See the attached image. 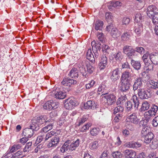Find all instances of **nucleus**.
Returning a JSON list of instances; mask_svg holds the SVG:
<instances>
[{"label": "nucleus", "instance_id": "nucleus-25", "mask_svg": "<svg viewBox=\"0 0 158 158\" xmlns=\"http://www.w3.org/2000/svg\"><path fill=\"white\" fill-rule=\"evenodd\" d=\"M119 69H116L113 71L112 75L111 76V79H119L120 78Z\"/></svg>", "mask_w": 158, "mask_h": 158}, {"label": "nucleus", "instance_id": "nucleus-45", "mask_svg": "<svg viewBox=\"0 0 158 158\" xmlns=\"http://www.w3.org/2000/svg\"><path fill=\"white\" fill-rule=\"evenodd\" d=\"M113 17L111 13H106V19L108 23L113 22Z\"/></svg>", "mask_w": 158, "mask_h": 158}, {"label": "nucleus", "instance_id": "nucleus-26", "mask_svg": "<svg viewBox=\"0 0 158 158\" xmlns=\"http://www.w3.org/2000/svg\"><path fill=\"white\" fill-rule=\"evenodd\" d=\"M121 34V32L118 31V29L116 28L114 30H111L110 35L114 38H117Z\"/></svg>", "mask_w": 158, "mask_h": 158}, {"label": "nucleus", "instance_id": "nucleus-16", "mask_svg": "<svg viewBox=\"0 0 158 158\" xmlns=\"http://www.w3.org/2000/svg\"><path fill=\"white\" fill-rule=\"evenodd\" d=\"M156 6L154 5H151L148 6L147 11V15L150 18H151V16H152V15L156 12Z\"/></svg>", "mask_w": 158, "mask_h": 158}, {"label": "nucleus", "instance_id": "nucleus-1", "mask_svg": "<svg viewBox=\"0 0 158 158\" xmlns=\"http://www.w3.org/2000/svg\"><path fill=\"white\" fill-rule=\"evenodd\" d=\"M123 53L126 54L127 57L129 59H133L135 56L138 55V53L143 54L145 52V49L142 47H137L133 48L130 46H125L123 49Z\"/></svg>", "mask_w": 158, "mask_h": 158}, {"label": "nucleus", "instance_id": "nucleus-53", "mask_svg": "<svg viewBox=\"0 0 158 158\" xmlns=\"http://www.w3.org/2000/svg\"><path fill=\"white\" fill-rule=\"evenodd\" d=\"M142 17L140 13L136 14L135 16V20L137 22H140L142 20Z\"/></svg>", "mask_w": 158, "mask_h": 158}, {"label": "nucleus", "instance_id": "nucleus-41", "mask_svg": "<svg viewBox=\"0 0 158 158\" xmlns=\"http://www.w3.org/2000/svg\"><path fill=\"white\" fill-rule=\"evenodd\" d=\"M124 110L123 107L120 105H118L114 110V114H116L118 112L122 113Z\"/></svg>", "mask_w": 158, "mask_h": 158}, {"label": "nucleus", "instance_id": "nucleus-4", "mask_svg": "<svg viewBox=\"0 0 158 158\" xmlns=\"http://www.w3.org/2000/svg\"><path fill=\"white\" fill-rule=\"evenodd\" d=\"M152 92L150 89L144 90L139 89L138 90V94L140 98L142 99H147L152 95Z\"/></svg>", "mask_w": 158, "mask_h": 158}, {"label": "nucleus", "instance_id": "nucleus-55", "mask_svg": "<svg viewBox=\"0 0 158 158\" xmlns=\"http://www.w3.org/2000/svg\"><path fill=\"white\" fill-rule=\"evenodd\" d=\"M130 21V19L127 17H124L122 20V25H127L129 23Z\"/></svg>", "mask_w": 158, "mask_h": 158}, {"label": "nucleus", "instance_id": "nucleus-48", "mask_svg": "<svg viewBox=\"0 0 158 158\" xmlns=\"http://www.w3.org/2000/svg\"><path fill=\"white\" fill-rule=\"evenodd\" d=\"M23 152L22 151H19L13 154H11V156L10 158V156H9V158H19L20 155H22Z\"/></svg>", "mask_w": 158, "mask_h": 158}, {"label": "nucleus", "instance_id": "nucleus-5", "mask_svg": "<svg viewBox=\"0 0 158 158\" xmlns=\"http://www.w3.org/2000/svg\"><path fill=\"white\" fill-rule=\"evenodd\" d=\"M106 100V103L108 105H111L115 103L116 100V96L113 94H103L102 95Z\"/></svg>", "mask_w": 158, "mask_h": 158}, {"label": "nucleus", "instance_id": "nucleus-9", "mask_svg": "<svg viewBox=\"0 0 158 158\" xmlns=\"http://www.w3.org/2000/svg\"><path fill=\"white\" fill-rule=\"evenodd\" d=\"M158 110V106L154 104H152L150 109L145 113L144 115L147 117L154 116L156 114Z\"/></svg>", "mask_w": 158, "mask_h": 158}, {"label": "nucleus", "instance_id": "nucleus-39", "mask_svg": "<svg viewBox=\"0 0 158 158\" xmlns=\"http://www.w3.org/2000/svg\"><path fill=\"white\" fill-rule=\"evenodd\" d=\"M127 98L125 96H122L119 98L117 100L116 103L117 105H120L123 104L125 102Z\"/></svg>", "mask_w": 158, "mask_h": 158}, {"label": "nucleus", "instance_id": "nucleus-31", "mask_svg": "<svg viewBox=\"0 0 158 158\" xmlns=\"http://www.w3.org/2000/svg\"><path fill=\"white\" fill-rule=\"evenodd\" d=\"M141 80H136L133 86V89L134 91L136 90L138 87L139 88L142 86V83Z\"/></svg>", "mask_w": 158, "mask_h": 158}, {"label": "nucleus", "instance_id": "nucleus-54", "mask_svg": "<svg viewBox=\"0 0 158 158\" xmlns=\"http://www.w3.org/2000/svg\"><path fill=\"white\" fill-rule=\"evenodd\" d=\"M86 67L87 72L90 73H92L94 70V67L89 63L88 64L86 65Z\"/></svg>", "mask_w": 158, "mask_h": 158}, {"label": "nucleus", "instance_id": "nucleus-33", "mask_svg": "<svg viewBox=\"0 0 158 158\" xmlns=\"http://www.w3.org/2000/svg\"><path fill=\"white\" fill-rule=\"evenodd\" d=\"M80 140L79 139H77L75 141H73L71 143L70 142L71 147L72 150H74L76 148L79 146Z\"/></svg>", "mask_w": 158, "mask_h": 158}, {"label": "nucleus", "instance_id": "nucleus-36", "mask_svg": "<svg viewBox=\"0 0 158 158\" xmlns=\"http://www.w3.org/2000/svg\"><path fill=\"white\" fill-rule=\"evenodd\" d=\"M131 74L128 71L126 70L123 72L122 74L120 79H128L131 78Z\"/></svg>", "mask_w": 158, "mask_h": 158}, {"label": "nucleus", "instance_id": "nucleus-52", "mask_svg": "<svg viewBox=\"0 0 158 158\" xmlns=\"http://www.w3.org/2000/svg\"><path fill=\"white\" fill-rule=\"evenodd\" d=\"M9 149L10 150L7 151L6 153V155H5L6 157V156L7 155V153L8 155H8L9 154H10V153H11L17 151V150L15 148V145H13L11 148H10Z\"/></svg>", "mask_w": 158, "mask_h": 158}, {"label": "nucleus", "instance_id": "nucleus-29", "mask_svg": "<svg viewBox=\"0 0 158 158\" xmlns=\"http://www.w3.org/2000/svg\"><path fill=\"white\" fill-rule=\"evenodd\" d=\"M150 107L149 104L147 102H143L141 106V108L139 109L140 112H143L148 110Z\"/></svg>", "mask_w": 158, "mask_h": 158}, {"label": "nucleus", "instance_id": "nucleus-37", "mask_svg": "<svg viewBox=\"0 0 158 158\" xmlns=\"http://www.w3.org/2000/svg\"><path fill=\"white\" fill-rule=\"evenodd\" d=\"M32 142H29L27 143L25 147L23 148L24 152H28L31 149L32 146Z\"/></svg>", "mask_w": 158, "mask_h": 158}, {"label": "nucleus", "instance_id": "nucleus-35", "mask_svg": "<svg viewBox=\"0 0 158 158\" xmlns=\"http://www.w3.org/2000/svg\"><path fill=\"white\" fill-rule=\"evenodd\" d=\"M51 106V110L52 109L55 110L59 106L60 103L58 102H56L54 100H50Z\"/></svg>", "mask_w": 158, "mask_h": 158}, {"label": "nucleus", "instance_id": "nucleus-56", "mask_svg": "<svg viewBox=\"0 0 158 158\" xmlns=\"http://www.w3.org/2000/svg\"><path fill=\"white\" fill-rule=\"evenodd\" d=\"M102 51L104 52L109 53V50H110V47L106 44L102 45Z\"/></svg>", "mask_w": 158, "mask_h": 158}, {"label": "nucleus", "instance_id": "nucleus-34", "mask_svg": "<svg viewBox=\"0 0 158 158\" xmlns=\"http://www.w3.org/2000/svg\"><path fill=\"white\" fill-rule=\"evenodd\" d=\"M94 43V44L95 45V47H94V48L96 49L94 50V51H96L97 52L98 49L99 51H100V50L102 48V46H101V43L100 42H96L94 40L92 41L91 43V44L92 45Z\"/></svg>", "mask_w": 158, "mask_h": 158}, {"label": "nucleus", "instance_id": "nucleus-46", "mask_svg": "<svg viewBox=\"0 0 158 158\" xmlns=\"http://www.w3.org/2000/svg\"><path fill=\"white\" fill-rule=\"evenodd\" d=\"M116 28V27H115L113 23V22H110V23H108V25L106 26V31H111V30H114V28Z\"/></svg>", "mask_w": 158, "mask_h": 158}, {"label": "nucleus", "instance_id": "nucleus-19", "mask_svg": "<svg viewBox=\"0 0 158 158\" xmlns=\"http://www.w3.org/2000/svg\"><path fill=\"white\" fill-rule=\"evenodd\" d=\"M95 104L94 102L93 101H88L84 104V108L86 109H94Z\"/></svg>", "mask_w": 158, "mask_h": 158}, {"label": "nucleus", "instance_id": "nucleus-58", "mask_svg": "<svg viewBox=\"0 0 158 158\" xmlns=\"http://www.w3.org/2000/svg\"><path fill=\"white\" fill-rule=\"evenodd\" d=\"M44 138V135L38 136L35 141V144L36 145L38 144L42 141Z\"/></svg>", "mask_w": 158, "mask_h": 158}, {"label": "nucleus", "instance_id": "nucleus-30", "mask_svg": "<svg viewBox=\"0 0 158 158\" xmlns=\"http://www.w3.org/2000/svg\"><path fill=\"white\" fill-rule=\"evenodd\" d=\"M113 56L117 61H121L123 58L122 54L119 51H118L116 54H114Z\"/></svg>", "mask_w": 158, "mask_h": 158}, {"label": "nucleus", "instance_id": "nucleus-7", "mask_svg": "<svg viewBox=\"0 0 158 158\" xmlns=\"http://www.w3.org/2000/svg\"><path fill=\"white\" fill-rule=\"evenodd\" d=\"M32 123L35 122V123L38 124L40 127V125H42L44 123H45V124H47L50 121H49V120H47L46 115H41L39 117H37L35 120H32Z\"/></svg>", "mask_w": 158, "mask_h": 158}, {"label": "nucleus", "instance_id": "nucleus-22", "mask_svg": "<svg viewBox=\"0 0 158 158\" xmlns=\"http://www.w3.org/2000/svg\"><path fill=\"white\" fill-rule=\"evenodd\" d=\"M86 58L88 59L92 63H94L95 62V58L92 53L91 49H89L87 52Z\"/></svg>", "mask_w": 158, "mask_h": 158}, {"label": "nucleus", "instance_id": "nucleus-2", "mask_svg": "<svg viewBox=\"0 0 158 158\" xmlns=\"http://www.w3.org/2000/svg\"><path fill=\"white\" fill-rule=\"evenodd\" d=\"M34 122L31 124L29 128L24 129L22 133V135L27 138H30L33 136L35 131H37L39 129L38 125Z\"/></svg>", "mask_w": 158, "mask_h": 158}, {"label": "nucleus", "instance_id": "nucleus-62", "mask_svg": "<svg viewBox=\"0 0 158 158\" xmlns=\"http://www.w3.org/2000/svg\"><path fill=\"white\" fill-rule=\"evenodd\" d=\"M99 144L98 142L97 141H94L92 143L91 146V149L94 150L98 148Z\"/></svg>", "mask_w": 158, "mask_h": 158}, {"label": "nucleus", "instance_id": "nucleus-18", "mask_svg": "<svg viewBox=\"0 0 158 158\" xmlns=\"http://www.w3.org/2000/svg\"><path fill=\"white\" fill-rule=\"evenodd\" d=\"M77 81L76 80H63L61 82L62 85L69 87L72 85L76 84Z\"/></svg>", "mask_w": 158, "mask_h": 158}, {"label": "nucleus", "instance_id": "nucleus-21", "mask_svg": "<svg viewBox=\"0 0 158 158\" xmlns=\"http://www.w3.org/2000/svg\"><path fill=\"white\" fill-rule=\"evenodd\" d=\"M133 101L134 103V109L135 111L138 110V108L139 104V98L135 95L133 96Z\"/></svg>", "mask_w": 158, "mask_h": 158}, {"label": "nucleus", "instance_id": "nucleus-47", "mask_svg": "<svg viewBox=\"0 0 158 158\" xmlns=\"http://www.w3.org/2000/svg\"><path fill=\"white\" fill-rule=\"evenodd\" d=\"M112 155L113 158H121L122 156L121 153L118 151L114 152Z\"/></svg>", "mask_w": 158, "mask_h": 158}, {"label": "nucleus", "instance_id": "nucleus-15", "mask_svg": "<svg viewBox=\"0 0 158 158\" xmlns=\"http://www.w3.org/2000/svg\"><path fill=\"white\" fill-rule=\"evenodd\" d=\"M149 58L153 64H158V52H153L150 54Z\"/></svg>", "mask_w": 158, "mask_h": 158}, {"label": "nucleus", "instance_id": "nucleus-38", "mask_svg": "<svg viewBox=\"0 0 158 158\" xmlns=\"http://www.w3.org/2000/svg\"><path fill=\"white\" fill-rule=\"evenodd\" d=\"M134 31L138 36H139L143 31V27L141 25H139L137 27H135L134 28Z\"/></svg>", "mask_w": 158, "mask_h": 158}, {"label": "nucleus", "instance_id": "nucleus-24", "mask_svg": "<svg viewBox=\"0 0 158 158\" xmlns=\"http://www.w3.org/2000/svg\"><path fill=\"white\" fill-rule=\"evenodd\" d=\"M131 59V64L136 69L138 70L140 68L141 65L140 62L139 61H135L132 59Z\"/></svg>", "mask_w": 158, "mask_h": 158}, {"label": "nucleus", "instance_id": "nucleus-23", "mask_svg": "<svg viewBox=\"0 0 158 158\" xmlns=\"http://www.w3.org/2000/svg\"><path fill=\"white\" fill-rule=\"evenodd\" d=\"M45 125L46 126L41 129V132L44 133L47 132L52 128L53 125V123H50V122L47 124H45Z\"/></svg>", "mask_w": 158, "mask_h": 158}, {"label": "nucleus", "instance_id": "nucleus-13", "mask_svg": "<svg viewBox=\"0 0 158 158\" xmlns=\"http://www.w3.org/2000/svg\"><path fill=\"white\" fill-rule=\"evenodd\" d=\"M141 144L138 141L128 142L125 144V146L126 147L133 148H138L141 147Z\"/></svg>", "mask_w": 158, "mask_h": 158}, {"label": "nucleus", "instance_id": "nucleus-61", "mask_svg": "<svg viewBox=\"0 0 158 158\" xmlns=\"http://www.w3.org/2000/svg\"><path fill=\"white\" fill-rule=\"evenodd\" d=\"M121 3L118 1L111 2V6H112L114 8H116L118 6H121Z\"/></svg>", "mask_w": 158, "mask_h": 158}, {"label": "nucleus", "instance_id": "nucleus-11", "mask_svg": "<svg viewBox=\"0 0 158 158\" xmlns=\"http://www.w3.org/2000/svg\"><path fill=\"white\" fill-rule=\"evenodd\" d=\"M98 67L100 70H102L107 65V58L106 56L102 55L100 57L99 60L98 61Z\"/></svg>", "mask_w": 158, "mask_h": 158}, {"label": "nucleus", "instance_id": "nucleus-28", "mask_svg": "<svg viewBox=\"0 0 158 158\" xmlns=\"http://www.w3.org/2000/svg\"><path fill=\"white\" fill-rule=\"evenodd\" d=\"M55 97L59 99H63L66 96L65 92L62 91H57L55 94Z\"/></svg>", "mask_w": 158, "mask_h": 158}, {"label": "nucleus", "instance_id": "nucleus-8", "mask_svg": "<svg viewBox=\"0 0 158 158\" xmlns=\"http://www.w3.org/2000/svg\"><path fill=\"white\" fill-rule=\"evenodd\" d=\"M127 119L129 122L135 124H138L140 121V119L137 118L136 113L134 112L128 113Z\"/></svg>", "mask_w": 158, "mask_h": 158}, {"label": "nucleus", "instance_id": "nucleus-17", "mask_svg": "<svg viewBox=\"0 0 158 158\" xmlns=\"http://www.w3.org/2000/svg\"><path fill=\"white\" fill-rule=\"evenodd\" d=\"M144 138V142L146 143H149L153 139L154 135L153 133L151 132H150L148 134L142 136Z\"/></svg>", "mask_w": 158, "mask_h": 158}, {"label": "nucleus", "instance_id": "nucleus-60", "mask_svg": "<svg viewBox=\"0 0 158 158\" xmlns=\"http://www.w3.org/2000/svg\"><path fill=\"white\" fill-rule=\"evenodd\" d=\"M152 122V125L154 127H156L158 125V116L154 118Z\"/></svg>", "mask_w": 158, "mask_h": 158}, {"label": "nucleus", "instance_id": "nucleus-6", "mask_svg": "<svg viewBox=\"0 0 158 158\" xmlns=\"http://www.w3.org/2000/svg\"><path fill=\"white\" fill-rule=\"evenodd\" d=\"M120 90L121 92H125L128 90L131 86V81L130 80H121Z\"/></svg>", "mask_w": 158, "mask_h": 158}, {"label": "nucleus", "instance_id": "nucleus-10", "mask_svg": "<svg viewBox=\"0 0 158 158\" xmlns=\"http://www.w3.org/2000/svg\"><path fill=\"white\" fill-rule=\"evenodd\" d=\"M60 140V138L59 135H56L53 137L47 144V146L48 148L55 147L59 143Z\"/></svg>", "mask_w": 158, "mask_h": 158}, {"label": "nucleus", "instance_id": "nucleus-42", "mask_svg": "<svg viewBox=\"0 0 158 158\" xmlns=\"http://www.w3.org/2000/svg\"><path fill=\"white\" fill-rule=\"evenodd\" d=\"M131 35L127 31L124 32L121 36V38L123 40H128L130 37Z\"/></svg>", "mask_w": 158, "mask_h": 158}, {"label": "nucleus", "instance_id": "nucleus-27", "mask_svg": "<svg viewBox=\"0 0 158 158\" xmlns=\"http://www.w3.org/2000/svg\"><path fill=\"white\" fill-rule=\"evenodd\" d=\"M126 111L128 113L130 112L133 113V104L132 102L130 101H128L126 102Z\"/></svg>", "mask_w": 158, "mask_h": 158}, {"label": "nucleus", "instance_id": "nucleus-64", "mask_svg": "<svg viewBox=\"0 0 158 158\" xmlns=\"http://www.w3.org/2000/svg\"><path fill=\"white\" fill-rule=\"evenodd\" d=\"M108 152L107 151H104L99 158H108Z\"/></svg>", "mask_w": 158, "mask_h": 158}, {"label": "nucleus", "instance_id": "nucleus-3", "mask_svg": "<svg viewBox=\"0 0 158 158\" xmlns=\"http://www.w3.org/2000/svg\"><path fill=\"white\" fill-rule=\"evenodd\" d=\"M64 106L67 110H71L79 105V102L74 98H69L64 101Z\"/></svg>", "mask_w": 158, "mask_h": 158}, {"label": "nucleus", "instance_id": "nucleus-49", "mask_svg": "<svg viewBox=\"0 0 158 158\" xmlns=\"http://www.w3.org/2000/svg\"><path fill=\"white\" fill-rule=\"evenodd\" d=\"M150 84L152 86L151 87L154 89L158 88V82L155 81L154 80H151L149 81Z\"/></svg>", "mask_w": 158, "mask_h": 158}, {"label": "nucleus", "instance_id": "nucleus-14", "mask_svg": "<svg viewBox=\"0 0 158 158\" xmlns=\"http://www.w3.org/2000/svg\"><path fill=\"white\" fill-rule=\"evenodd\" d=\"M123 153L126 158H134L136 156V152L132 150L127 149L123 151Z\"/></svg>", "mask_w": 158, "mask_h": 158}, {"label": "nucleus", "instance_id": "nucleus-57", "mask_svg": "<svg viewBox=\"0 0 158 158\" xmlns=\"http://www.w3.org/2000/svg\"><path fill=\"white\" fill-rule=\"evenodd\" d=\"M91 124L88 123L85 125H84L81 129V131L84 132L85 131L86 129H88L89 127L91 126Z\"/></svg>", "mask_w": 158, "mask_h": 158}, {"label": "nucleus", "instance_id": "nucleus-40", "mask_svg": "<svg viewBox=\"0 0 158 158\" xmlns=\"http://www.w3.org/2000/svg\"><path fill=\"white\" fill-rule=\"evenodd\" d=\"M95 29L96 30H101L103 28V22L101 21L96 22L95 24Z\"/></svg>", "mask_w": 158, "mask_h": 158}, {"label": "nucleus", "instance_id": "nucleus-12", "mask_svg": "<svg viewBox=\"0 0 158 158\" xmlns=\"http://www.w3.org/2000/svg\"><path fill=\"white\" fill-rule=\"evenodd\" d=\"M70 142H71V140H68L64 143L60 148V151L61 152L64 153L66 151L69 152L73 151L72 149H71Z\"/></svg>", "mask_w": 158, "mask_h": 158}, {"label": "nucleus", "instance_id": "nucleus-63", "mask_svg": "<svg viewBox=\"0 0 158 158\" xmlns=\"http://www.w3.org/2000/svg\"><path fill=\"white\" fill-rule=\"evenodd\" d=\"M123 134V135L125 137H127L130 134V131L129 130L126 129H125L123 130L122 131Z\"/></svg>", "mask_w": 158, "mask_h": 158}, {"label": "nucleus", "instance_id": "nucleus-50", "mask_svg": "<svg viewBox=\"0 0 158 158\" xmlns=\"http://www.w3.org/2000/svg\"><path fill=\"white\" fill-rule=\"evenodd\" d=\"M142 128V130L141 131V134L142 137L144 135L148 134V133H149V129H148V127H144L143 126Z\"/></svg>", "mask_w": 158, "mask_h": 158}, {"label": "nucleus", "instance_id": "nucleus-51", "mask_svg": "<svg viewBox=\"0 0 158 158\" xmlns=\"http://www.w3.org/2000/svg\"><path fill=\"white\" fill-rule=\"evenodd\" d=\"M51 103L50 101L47 102L43 105V108L44 109L48 110H51V106H50Z\"/></svg>", "mask_w": 158, "mask_h": 158}, {"label": "nucleus", "instance_id": "nucleus-43", "mask_svg": "<svg viewBox=\"0 0 158 158\" xmlns=\"http://www.w3.org/2000/svg\"><path fill=\"white\" fill-rule=\"evenodd\" d=\"M152 19V22L154 24H156L158 23V12L154 13V14L152 15V16H151V18Z\"/></svg>", "mask_w": 158, "mask_h": 158}, {"label": "nucleus", "instance_id": "nucleus-59", "mask_svg": "<svg viewBox=\"0 0 158 158\" xmlns=\"http://www.w3.org/2000/svg\"><path fill=\"white\" fill-rule=\"evenodd\" d=\"M145 117L146 118H145L143 120L141 121V123L143 125H143L144 126L147 125V123L149 122L150 118L151 117L149 116H146L145 115Z\"/></svg>", "mask_w": 158, "mask_h": 158}, {"label": "nucleus", "instance_id": "nucleus-44", "mask_svg": "<svg viewBox=\"0 0 158 158\" xmlns=\"http://www.w3.org/2000/svg\"><path fill=\"white\" fill-rule=\"evenodd\" d=\"M88 119V116H84L81 118L80 119H78V122L77 124V126H79L86 121Z\"/></svg>", "mask_w": 158, "mask_h": 158}, {"label": "nucleus", "instance_id": "nucleus-20", "mask_svg": "<svg viewBox=\"0 0 158 158\" xmlns=\"http://www.w3.org/2000/svg\"><path fill=\"white\" fill-rule=\"evenodd\" d=\"M69 76L72 78H78V74L77 69L75 68H73L70 71Z\"/></svg>", "mask_w": 158, "mask_h": 158}, {"label": "nucleus", "instance_id": "nucleus-32", "mask_svg": "<svg viewBox=\"0 0 158 158\" xmlns=\"http://www.w3.org/2000/svg\"><path fill=\"white\" fill-rule=\"evenodd\" d=\"M100 131L99 128L94 127L91 129L90 133L92 135L95 136L97 135Z\"/></svg>", "mask_w": 158, "mask_h": 158}]
</instances>
